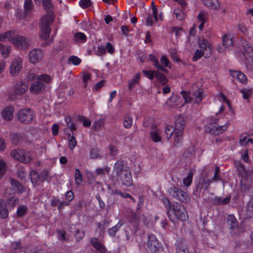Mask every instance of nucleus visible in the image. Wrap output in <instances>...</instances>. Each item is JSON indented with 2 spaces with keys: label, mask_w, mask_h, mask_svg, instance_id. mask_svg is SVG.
I'll return each mask as SVG.
<instances>
[{
  "label": "nucleus",
  "mask_w": 253,
  "mask_h": 253,
  "mask_svg": "<svg viewBox=\"0 0 253 253\" xmlns=\"http://www.w3.org/2000/svg\"><path fill=\"white\" fill-rule=\"evenodd\" d=\"M115 168L117 176L120 178L122 184L126 187L132 186L133 180L129 167L125 164L122 160H119L115 164Z\"/></svg>",
  "instance_id": "nucleus-1"
},
{
  "label": "nucleus",
  "mask_w": 253,
  "mask_h": 253,
  "mask_svg": "<svg viewBox=\"0 0 253 253\" xmlns=\"http://www.w3.org/2000/svg\"><path fill=\"white\" fill-rule=\"evenodd\" d=\"M235 167L239 171L241 188L244 191L250 189L251 185V172L247 170L242 164L238 161L235 162Z\"/></svg>",
  "instance_id": "nucleus-2"
},
{
  "label": "nucleus",
  "mask_w": 253,
  "mask_h": 253,
  "mask_svg": "<svg viewBox=\"0 0 253 253\" xmlns=\"http://www.w3.org/2000/svg\"><path fill=\"white\" fill-rule=\"evenodd\" d=\"M54 19V15L50 12L41 18L40 37L42 39L45 40L48 38L51 32L50 26L53 22Z\"/></svg>",
  "instance_id": "nucleus-3"
},
{
  "label": "nucleus",
  "mask_w": 253,
  "mask_h": 253,
  "mask_svg": "<svg viewBox=\"0 0 253 253\" xmlns=\"http://www.w3.org/2000/svg\"><path fill=\"white\" fill-rule=\"evenodd\" d=\"M52 81L51 77L47 74H42L38 76V80L32 83L30 87L31 92L34 93H40L44 89V83H50Z\"/></svg>",
  "instance_id": "nucleus-4"
},
{
  "label": "nucleus",
  "mask_w": 253,
  "mask_h": 253,
  "mask_svg": "<svg viewBox=\"0 0 253 253\" xmlns=\"http://www.w3.org/2000/svg\"><path fill=\"white\" fill-rule=\"evenodd\" d=\"M172 214L182 221L187 220L188 217L184 206L177 203L173 204L170 209L168 211V215L170 219L172 218Z\"/></svg>",
  "instance_id": "nucleus-5"
},
{
  "label": "nucleus",
  "mask_w": 253,
  "mask_h": 253,
  "mask_svg": "<svg viewBox=\"0 0 253 253\" xmlns=\"http://www.w3.org/2000/svg\"><path fill=\"white\" fill-rule=\"evenodd\" d=\"M17 118L21 123L27 125L31 123L36 118V114L30 108H24L18 112Z\"/></svg>",
  "instance_id": "nucleus-6"
},
{
  "label": "nucleus",
  "mask_w": 253,
  "mask_h": 253,
  "mask_svg": "<svg viewBox=\"0 0 253 253\" xmlns=\"http://www.w3.org/2000/svg\"><path fill=\"white\" fill-rule=\"evenodd\" d=\"M168 191L170 196L180 201L186 203L190 200L188 193L178 187H171Z\"/></svg>",
  "instance_id": "nucleus-7"
},
{
  "label": "nucleus",
  "mask_w": 253,
  "mask_h": 253,
  "mask_svg": "<svg viewBox=\"0 0 253 253\" xmlns=\"http://www.w3.org/2000/svg\"><path fill=\"white\" fill-rule=\"evenodd\" d=\"M18 203V200L15 197L9 199L6 204L2 200H0V217L2 218L6 217L8 215L7 208H12Z\"/></svg>",
  "instance_id": "nucleus-8"
},
{
  "label": "nucleus",
  "mask_w": 253,
  "mask_h": 253,
  "mask_svg": "<svg viewBox=\"0 0 253 253\" xmlns=\"http://www.w3.org/2000/svg\"><path fill=\"white\" fill-rule=\"evenodd\" d=\"M28 88V85L23 81L18 82L13 86V94L10 95V98L12 99L16 95H21L24 94Z\"/></svg>",
  "instance_id": "nucleus-9"
},
{
  "label": "nucleus",
  "mask_w": 253,
  "mask_h": 253,
  "mask_svg": "<svg viewBox=\"0 0 253 253\" xmlns=\"http://www.w3.org/2000/svg\"><path fill=\"white\" fill-rule=\"evenodd\" d=\"M148 250L152 253H157L161 250V246L156 237L154 235H150L147 242Z\"/></svg>",
  "instance_id": "nucleus-10"
},
{
  "label": "nucleus",
  "mask_w": 253,
  "mask_h": 253,
  "mask_svg": "<svg viewBox=\"0 0 253 253\" xmlns=\"http://www.w3.org/2000/svg\"><path fill=\"white\" fill-rule=\"evenodd\" d=\"M229 123H226L224 125L220 126H210L206 127V132L209 133L211 135H218L222 134L228 128Z\"/></svg>",
  "instance_id": "nucleus-11"
},
{
  "label": "nucleus",
  "mask_w": 253,
  "mask_h": 253,
  "mask_svg": "<svg viewBox=\"0 0 253 253\" xmlns=\"http://www.w3.org/2000/svg\"><path fill=\"white\" fill-rule=\"evenodd\" d=\"M22 59L19 57H16L12 62L9 69V72L12 76L17 75L22 67Z\"/></svg>",
  "instance_id": "nucleus-12"
},
{
  "label": "nucleus",
  "mask_w": 253,
  "mask_h": 253,
  "mask_svg": "<svg viewBox=\"0 0 253 253\" xmlns=\"http://www.w3.org/2000/svg\"><path fill=\"white\" fill-rule=\"evenodd\" d=\"M10 138L11 142L15 145L22 141L26 143H30L28 136L25 133H12L10 134Z\"/></svg>",
  "instance_id": "nucleus-13"
},
{
  "label": "nucleus",
  "mask_w": 253,
  "mask_h": 253,
  "mask_svg": "<svg viewBox=\"0 0 253 253\" xmlns=\"http://www.w3.org/2000/svg\"><path fill=\"white\" fill-rule=\"evenodd\" d=\"M29 61L31 63H36L42 60L43 57L42 51L35 48L31 50L29 54Z\"/></svg>",
  "instance_id": "nucleus-14"
},
{
  "label": "nucleus",
  "mask_w": 253,
  "mask_h": 253,
  "mask_svg": "<svg viewBox=\"0 0 253 253\" xmlns=\"http://www.w3.org/2000/svg\"><path fill=\"white\" fill-rule=\"evenodd\" d=\"M11 43L21 48L27 47L29 43L26 37L20 35H15L11 40Z\"/></svg>",
  "instance_id": "nucleus-15"
},
{
  "label": "nucleus",
  "mask_w": 253,
  "mask_h": 253,
  "mask_svg": "<svg viewBox=\"0 0 253 253\" xmlns=\"http://www.w3.org/2000/svg\"><path fill=\"white\" fill-rule=\"evenodd\" d=\"M10 156L13 158H30L29 152L21 148L12 150L11 151Z\"/></svg>",
  "instance_id": "nucleus-16"
},
{
  "label": "nucleus",
  "mask_w": 253,
  "mask_h": 253,
  "mask_svg": "<svg viewBox=\"0 0 253 253\" xmlns=\"http://www.w3.org/2000/svg\"><path fill=\"white\" fill-rule=\"evenodd\" d=\"M14 108L11 105L5 107L1 111V116L6 121H10L13 117Z\"/></svg>",
  "instance_id": "nucleus-17"
},
{
  "label": "nucleus",
  "mask_w": 253,
  "mask_h": 253,
  "mask_svg": "<svg viewBox=\"0 0 253 253\" xmlns=\"http://www.w3.org/2000/svg\"><path fill=\"white\" fill-rule=\"evenodd\" d=\"M198 43L201 49L200 50H202L204 52L205 51H207V55H209V56L211 55L212 49L211 46V44L206 39H199Z\"/></svg>",
  "instance_id": "nucleus-18"
},
{
  "label": "nucleus",
  "mask_w": 253,
  "mask_h": 253,
  "mask_svg": "<svg viewBox=\"0 0 253 253\" xmlns=\"http://www.w3.org/2000/svg\"><path fill=\"white\" fill-rule=\"evenodd\" d=\"M201 152L200 150L195 151V147L192 146L188 148L183 153V156L185 158L199 157Z\"/></svg>",
  "instance_id": "nucleus-19"
},
{
  "label": "nucleus",
  "mask_w": 253,
  "mask_h": 253,
  "mask_svg": "<svg viewBox=\"0 0 253 253\" xmlns=\"http://www.w3.org/2000/svg\"><path fill=\"white\" fill-rule=\"evenodd\" d=\"M231 75L235 79H236L242 84L247 83V78L245 75L241 71H232L230 73Z\"/></svg>",
  "instance_id": "nucleus-20"
},
{
  "label": "nucleus",
  "mask_w": 253,
  "mask_h": 253,
  "mask_svg": "<svg viewBox=\"0 0 253 253\" xmlns=\"http://www.w3.org/2000/svg\"><path fill=\"white\" fill-rule=\"evenodd\" d=\"M65 121L67 123V127L64 128L65 133L67 135L69 133H74V131L77 130L75 124L72 121L71 118L69 117H66Z\"/></svg>",
  "instance_id": "nucleus-21"
},
{
  "label": "nucleus",
  "mask_w": 253,
  "mask_h": 253,
  "mask_svg": "<svg viewBox=\"0 0 253 253\" xmlns=\"http://www.w3.org/2000/svg\"><path fill=\"white\" fill-rule=\"evenodd\" d=\"M222 44L225 49H230L233 46V41L229 34H225L222 37Z\"/></svg>",
  "instance_id": "nucleus-22"
},
{
  "label": "nucleus",
  "mask_w": 253,
  "mask_h": 253,
  "mask_svg": "<svg viewBox=\"0 0 253 253\" xmlns=\"http://www.w3.org/2000/svg\"><path fill=\"white\" fill-rule=\"evenodd\" d=\"M185 127V121L181 116H178L175 119L174 131H183Z\"/></svg>",
  "instance_id": "nucleus-23"
},
{
  "label": "nucleus",
  "mask_w": 253,
  "mask_h": 253,
  "mask_svg": "<svg viewBox=\"0 0 253 253\" xmlns=\"http://www.w3.org/2000/svg\"><path fill=\"white\" fill-rule=\"evenodd\" d=\"M150 136L152 140L155 142H158L161 141L162 138L160 135V132L156 126H153L150 131Z\"/></svg>",
  "instance_id": "nucleus-24"
},
{
  "label": "nucleus",
  "mask_w": 253,
  "mask_h": 253,
  "mask_svg": "<svg viewBox=\"0 0 253 253\" xmlns=\"http://www.w3.org/2000/svg\"><path fill=\"white\" fill-rule=\"evenodd\" d=\"M183 131H174L173 133L174 141L173 145L177 147L182 142Z\"/></svg>",
  "instance_id": "nucleus-25"
},
{
  "label": "nucleus",
  "mask_w": 253,
  "mask_h": 253,
  "mask_svg": "<svg viewBox=\"0 0 253 253\" xmlns=\"http://www.w3.org/2000/svg\"><path fill=\"white\" fill-rule=\"evenodd\" d=\"M91 243L93 246L100 253H104L106 252V249L102 244L99 242L96 238H92L91 239Z\"/></svg>",
  "instance_id": "nucleus-26"
},
{
  "label": "nucleus",
  "mask_w": 253,
  "mask_h": 253,
  "mask_svg": "<svg viewBox=\"0 0 253 253\" xmlns=\"http://www.w3.org/2000/svg\"><path fill=\"white\" fill-rule=\"evenodd\" d=\"M10 183L12 186V190L13 193H21L23 192V188L18 181L14 179H11Z\"/></svg>",
  "instance_id": "nucleus-27"
},
{
  "label": "nucleus",
  "mask_w": 253,
  "mask_h": 253,
  "mask_svg": "<svg viewBox=\"0 0 253 253\" xmlns=\"http://www.w3.org/2000/svg\"><path fill=\"white\" fill-rule=\"evenodd\" d=\"M203 3L206 6L212 8L216 9L219 6L217 0H202Z\"/></svg>",
  "instance_id": "nucleus-28"
},
{
  "label": "nucleus",
  "mask_w": 253,
  "mask_h": 253,
  "mask_svg": "<svg viewBox=\"0 0 253 253\" xmlns=\"http://www.w3.org/2000/svg\"><path fill=\"white\" fill-rule=\"evenodd\" d=\"M227 223L229 228L234 230L237 227L238 222L233 215H230L227 218Z\"/></svg>",
  "instance_id": "nucleus-29"
},
{
  "label": "nucleus",
  "mask_w": 253,
  "mask_h": 253,
  "mask_svg": "<svg viewBox=\"0 0 253 253\" xmlns=\"http://www.w3.org/2000/svg\"><path fill=\"white\" fill-rule=\"evenodd\" d=\"M123 223L122 221H120L114 227L110 228L108 230L109 235L112 237H114L117 233V232L119 230L121 227L123 225Z\"/></svg>",
  "instance_id": "nucleus-30"
},
{
  "label": "nucleus",
  "mask_w": 253,
  "mask_h": 253,
  "mask_svg": "<svg viewBox=\"0 0 253 253\" xmlns=\"http://www.w3.org/2000/svg\"><path fill=\"white\" fill-rule=\"evenodd\" d=\"M242 45L245 49V52L249 55L250 54L253 55V49L251 46L250 43L245 40L242 41Z\"/></svg>",
  "instance_id": "nucleus-31"
},
{
  "label": "nucleus",
  "mask_w": 253,
  "mask_h": 253,
  "mask_svg": "<svg viewBox=\"0 0 253 253\" xmlns=\"http://www.w3.org/2000/svg\"><path fill=\"white\" fill-rule=\"evenodd\" d=\"M140 78V73H137L133 79L128 82V88L131 90L134 86L138 84Z\"/></svg>",
  "instance_id": "nucleus-32"
},
{
  "label": "nucleus",
  "mask_w": 253,
  "mask_h": 253,
  "mask_svg": "<svg viewBox=\"0 0 253 253\" xmlns=\"http://www.w3.org/2000/svg\"><path fill=\"white\" fill-rule=\"evenodd\" d=\"M156 78L163 85H165L168 82V79L159 71L156 72Z\"/></svg>",
  "instance_id": "nucleus-33"
},
{
  "label": "nucleus",
  "mask_w": 253,
  "mask_h": 253,
  "mask_svg": "<svg viewBox=\"0 0 253 253\" xmlns=\"http://www.w3.org/2000/svg\"><path fill=\"white\" fill-rule=\"evenodd\" d=\"M193 95L194 96V98L195 100H194V103L199 104L203 98V93L201 90H197L194 92Z\"/></svg>",
  "instance_id": "nucleus-34"
},
{
  "label": "nucleus",
  "mask_w": 253,
  "mask_h": 253,
  "mask_svg": "<svg viewBox=\"0 0 253 253\" xmlns=\"http://www.w3.org/2000/svg\"><path fill=\"white\" fill-rule=\"evenodd\" d=\"M104 121L102 119L96 120L93 124L92 127L94 130H98L104 126Z\"/></svg>",
  "instance_id": "nucleus-35"
},
{
  "label": "nucleus",
  "mask_w": 253,
  "mask_h": 253,
  "mask_svg": "<svg viewBox=\"0 0 253 253\" xmlns=\"http://www.w3.org/2000/svg\"><path fill=\"white\" fill-rule=\"evenodd\" d=\"M132 117L129 115H126L124 118V126L126 128H129L132 126Z\"/></svg>",
  "instance_id": "nucleus-36"
},
{
  "label": "nucleus",
  "mask_w": 253,
  "mask_h": 253,
  "mask_svg": "<svg viewBox=\"0 0 253 253\" xmlns=\"http://www.w3.org/2000/svg\"><path fill=\"white\" fill-rule=\"evenodd\" d=\"M193 172L190 171L186 177H184L183 180V183L185 186H189L193 179Z\"/></svg>",
  "instance_id": "nucleus-37"
},
{
  "label": "nucleus",
  "mask_w": 253,
  "mask_h": 253,
  "mask_svg": "<svg viewBox=\"0 0 253 253\" xmlns=\"http://www.w3.org/2000/svg\"><path fill=\"white\" fill-rule=\"evenodd\" d=\"M31 182L34 185L40 181V175L34 170H31L30 173Z\"/></svg>",
  "instance_id": "nucleus-38"
},
{
  "label": "nucleus",
  "mask_w": 253,
  "mask_h": 253,
  "mask_svg": "<svg viewBox=\"0 0 253 253\" xmlns=\"http://www.w3.org/2000/svg\"><path fill=\"white\" fill-rule=\"evenodd\" d=\"M75 40L77 42H85L86 41V36L84 34L81 32H78L74 35Z\"/></svg>",
  "instance_id": "nucleus-39"
},
{
  "label": "nucleus",
  "mask_w": 253,
  "mask_h": 253,
  "mask_svg": "<svg viewBox=\"0 0 253 253\" xmlns=\"http://www.w3.org/2000/svg\"><path fill=\"white\" fill-rule=\"evenodd\" d=\"M68 136L69 147L71 149H73L77 145V141L74 136V133H69V134H68Z\"/></svg>",
  "instance_id": "nucleus-40"
},
{
  "label": "nucleus",
  "mask_w": 253,
  "mask_h": 253,
  "mask_svg": "<svg viewBox=\"0 0 253 253\" xmlns=\"http://www.w3.org/2000/svg\"><path fill=\"white\" fill-rule=\"evenodd\" d=\"M82 175L81 171L78 169H76L75 172V180L76 183L79 185L82 182Z\"/></svg>",
  "instance_id": "nucleus-41"
},
{
  "label": "nucleus",
  "mask_w": 253,
  "mask_h": 253,
  "mask_svg": "<svg viewBox=\"0 0 253 253\" xmlns=\"http://www.w3.org/2000/svg\"><path fill=\"white\" fill-rule=\"evenodd\" d=\"M6 169V164L2 159H0V179L5 174Z\"/></svg>",
  "instance_id": "nucleus-42"
},
{
  "label": "nucleus",
  "mask_w": 253,
  "mask_h": 253,
  "mask_svg": "<svg viewBox=\"0 0 253 253\" xmlns=\"http://www.w3.org/2000/svg\"><path fill=\"white\" fill-rule=\"evenodd\" d=\"M174 132V129H172V127L170 126H167L165 127V133L167 140H169L171 138L172 135Z\"/></svg>",
  "instance_id": "nucleus-43"
},
{
  "label": "nucleus",
  "mask_w": 253,
  "mask_h": 253,
  "mask_svg": "<svg viewBox=\"0 0 253 253\" xmlns=\"http://www.w3.org/2000/svg\"><path fill=\"white\" fill-rule=\"evenodd\" d=\"M156 72L153 70H143L142 71L145 76L151 80H152L155 77H156Z\"/></svg>",
  "instance_id": "nucleus-44"
},
{
  "label": "nucleus",
  "mask_w": 253,
  "mask_h": 253,
  "mask_svg": "<svg viewBox=\"0 0 253 253\" xmlns=\"http://www.w3.org/2000/svg\"><path fill=\"white\" fill-rule=\"evenodd\" d=\"M74 198V195L72 191H69L66 192L65 199L66 201L61 203L62 205L68 204Z\"/></svg>",
  "instance_id": "nucleus-45"
},
{
  "label": "nucleus",
  "mask_w": 253,
  "mask_h": 253,
  "mask_svg": "<svg viewBox=\"0 0 253 253\" xmlns=\"http://www.w3.org/2000/svg\"><path fill=\"white\" fill-rule=\"evenodd\" d=\"M33 8V4L32 0H25L24 9L26 12H28L32 10Z\"/></svg>",
  "instance_id": "nucleus-46"
},
{
  "label": "nucleus",
  "mask_w": 253,
  "mask_h": 253,
  "mask_svg": "<svg viewBox=\"0 0 253 253\" xmlns=\"http://www.w3.org/2000/svg\"><path fill=\"white\" fill-rule=\"evenodd\" d=\"M69 62L74 65H78L81 62V59L76 56H71L68 59Z\"/></svg>",
  "instance_id": "nucleus-47"
},
{
  "label": "nucleus",
  "mask_w": 253,
  "mask_h": 253,
  "mask_svg": "<svg viewBox=\"0 0 253 253\" xmlns=\"http://www.w3.org/2000/svg\"><path fill=\"white\" fill-rule=\"evenodd\" d=\"M208 18L207 14L205 12L203 11H201L199 12V13L198 15L197 19L199 22H204L205 23V22L207 21Z\"/></svg>",
  "instance_id": "nucleus-48"
},
{
  "label": "nucleus",
  "mask_w": 253,
  "mask_h": 253,
  "mask_svg": "<svg viewBox=\"0 0 253 253\" xmlns=\"http://www.w3.org/2000/svg\"><path fill=\"white\" fill-rule=\"evenodd\" d=\"M204 54L205 52H203L202 50L199 49L196 50L192 58L193 61H197L200 59L204 55Z\"/></svg>",
  "instance_id": "nucleus-49"
},
{
  "label": "nucleus",
  "mask_w": 253,
  "mask_h": 253,
  "mask_svg": "<svg viewBox=\"0 0 253 253\" xmlns=\"http://www.w3.org/2000/svg\"><path fill=\"white\" fill-rule=\"evenodd\" d=\"M27 209L25 206H21L19 207L17 211V214L18 216H23L27 212Z\"/></svg>",
  "instance_id": "nucleus-50"
},
{
  "label": "nucleus",
  "mask_w": 253,
  "mask_h": 253,
  "mask_svg": "<svg viewBox=\"0 0 253 253\" xmlns=\"http://www.w3.org/2000/svg\"><path fill=\"white\" fill-rule=\"evenodd\" d=\"M38 76L36 73L33 71H30L27 75V79L29 81H32L38 78Z\"/></svg>",
  "instance_id": "nucleus-51"
},
{
  "label": "nucleus",
  "mask_w": 253,
  "mask_h": 253,
  "mask_svg": "<svg viewBox=\"0 0 253 253\" xmlns=\"http://www.w3.org/2000/svg\"><path fill=\"white\" fill-rule=\"evenodd\" d=\"M181 94L183 98L185 99V103H190L192 102V98L190 96V93L185 91H182Z\"/></svg>",
  "instance_id": "nucleus-52"
},
{
  "label": "nucleus",
  "mask_w": 253,
  "mask_h": 253,
  "mask_svg": "<svg viewBox=\"0 0 253 253\" xmlns=\"http://www.w3.org/2000/svg\"><path fill=\"white\" fill-rule=\"evenodd\" d=\"M244 99H248L252 95V90L249 89H242L240 90Z\"/></svg>",
  "instance_id": "nucleus-53"
},
{
  "label": "nucleus",
  "mask_w": 253,
  "mask_h": 253,
  "mask_svg": "<svg viewBox=\"0 0 253 253\" xmlns=\"http://www.w3.org/2000/svg\"><path fill=\"white\" fill-rule=\"evenodd\" d=\"M42 5L44 9L49 11L51 8V2L50 0H42Z\"/></svg>",
  "instance_id": "nucleus-54"
},
{
  "label": "nucleus",
  "mask_w": 253,
  "mask_h": 253,
  "mask_svg": "<svg viewBox=\"0 0 253 253\" xmlns=\"http://www.w3.org/2000/svg\"><path fill=\"white\" fill-rule=\"evenodd\" d=\"M79 3L82 8H86L91 5V1L90 0H81Z\"/></svg>",
  "instance_id": "nucleus-55"
},
{
  "label": "nucleus",
  "mask_w": 253,
  "mask_h": 253,
  "mask_svg": "<svg viewBox=\"0 0 253 253\" xmlns=\"http://www.w3.org/2000/svg\"><path fill=\"white\" fill-rule=\"evenodd\" d=\"M218 121V119L215 117L210 118L208 123L205 127V129H206V127H208L210 126H214V125H216Z\"/></svg>",
  "instance_id": "nucleus-56"
},
{
  "label": "nucleus",
  "mask_w": 253,
  "mask_h": 253,
  "mask_svg": "<svg viewBox=\"0 0 253 253\" xmlns=\"http://www.w3.org/2000/svg\"><path fill=\"white\" fill-rule=\"evenodd\" d=\"M248 135L247 134H242L240 136L239 140L240 143L242 146H245L248 143Z\"/></svg>",
  "instance_id": "nucleus-57"
},
{
  "label": "nucleus",
  "mask_w": 253,
  "mask_h": 253,
  "mask_svg": "<svg viewBox=\"0 0 253 253\" xmlns=\"http://www.w3.org/2000/svg\"><path fill=\"white\" fill-rule=\"evenodd\" d=\"M106 53V48L104 46H100L97 47L95 54L97 56H103Z\"/></svg>",
  "instance_id": "nucleus-58"
},
{
  "label": "nucleus",
  "mask_w": 253,
  "mask_h": 253,
  "mask_svg": "<svg viewBox=\"0 0 253 253\" xmlns=\"http://www.w3.org/2000/svg\"><path fill=\"white\" fill-rule=\"evenodd\" d=\"M5 40H8L11 42V40L14 38V32L13 31H8L4 33Z\"/></svg>",
  "instance_id": "nucleus-59"
},
{
  "label": "nucleus",
  "mask_w": 253,
  "mask_h": 253,
  "mask_svg": "<svg viewBox=\"0 0 253 253\" xmlns=\"http://www.w3.org/2000/svg\"><path fill=\"white\" fill-rule=\"evenodd\" d=\"M230 198L229 197H226L224 199L221 198H217L215 199V202L218 204H225L228 203L230 201Z\"/></svg>",
  "instance_id": "nucleus-60"
},
{
  "label": "nucleus",
  "mask_w": 253,
  "mask_h": 253,
  "mask_svg": "<svg viewBox=\"0 0 253 253\" xmlns=\"http://www.w3.org/2000/svg\"><path fill=\"white\" fill-rule=\"evenodd\" d=\"M173 14L176 16V18L178 20H183L185 17V15L183 12H180L178 9H174L173 10Z\"/></svg>",
  "instance_id": "nucleus-61"
},
{
  "label": "nucleus",
  "mask_w": 253,
  "mask_h": 253,
  "mask_svg": "<svg viewBox=\"0 0 253 253\" xmlns=\"http://www.w3.org/2000/svg\"><path fill=\"white\" fill-rule=\"evenodd\" d=\"M1 55L4 57H7L10 53V47H5L3 45V47L1 49Z\"/></svg>",
  "instance_id": "nucleus-62"
},
{
  "label": "nucleus",
  "mask_w": 253,
  "mask_h": 253,
  "mask_svg": "<svg viewBox=\"0 0 253 253\" xmlns=\"http://www.w3.org/2000/svg\"><path fill=\"white\" fill-rule=\"evenodd\" d=\"M84 232L82 230H78L76 231L75 234L76 240L78 241H80L82 239L84 238Z\"/></svg>",
  "instance_id": "nucleus-63"
},
{
  "label": "nucleus",
  "mask_w": 253,
  "mask_h": 253,
  "mask_svg": "<svg viewBox=\"0 0 253 253\" xmlns=\"http://www.w3.org/2000/svg\"><path fill=\"white\" fill-rule=\"evenodd\" d=\"M155 21L154 15L149 14L146 19L147 25L152 26Z\"/></svg>",
  "instance_id": "nucleus-64"
}]
</instances>
